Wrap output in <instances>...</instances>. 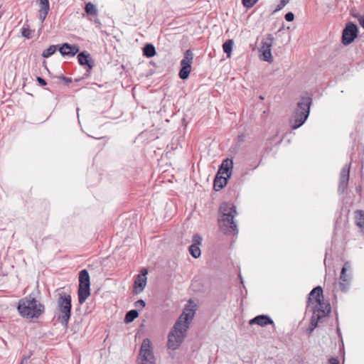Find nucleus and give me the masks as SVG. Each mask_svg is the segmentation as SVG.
Instances as JSON below:
<instances>
[{"label":"nucleus","mask_w":364,"mask_h":364,"mask_svg":"<svg viewBox=\"0 0 364 364\" xmlns=\"http://www.w3.org/2000/svg\"><path fill=\"white\" fill-rule=\"evenodd\" d=\"M259 0H242L243 6L246 8H252Z\"/></svg>","instance_id":"c85d7f7f"},{"label":"nucleus","mask_w":364,"mask_h":364,"mask_svg":"<svg viewBox=\"0 0 364 364\" xmlns=\"http://www.w3.org/2000/svg\"><path fill=\"white\" fill-rule=\"evenodd\" d=\"M358 35V28L353 23H349L343 31L342 42L344 45L352 43Z\"/></svg>","instance_id":"f8f14e48"},{"label":"nucleus","mask_w":364,"mask_h":364,"mask_svg":"<svg viewBox=\"0 0 364 364\" xmlns=\"http://www.w3.org/2000/svg\"><path fill=\"white\" fill-rule=\"evenodd\" d=\"M294 18V15L292 12H288L285 15V19L287 21H292Z\"/></svg>","instance_id":"7c9ffc66"},{"label":"nucleus","mask_w":364,"mask_h":364,"mask_svg":"<svg viewBox=\"0 0 364 364\" xmlns=\"http://www.w3.org/2000/svg\"><path fill=\"white\" fill-rule=\"evenodd\" d=\"M147 274V269L146 268H143L141 269L140 273L137 275L134 284V293L135 294H140L144 289L146 285Z\"/></svg>","instance_id":"ddd939ff"},{"label":"nucleus","mask_w":364,"mask_h":364,"mask_svg":"<svg viewBox=\"0 0 364 364\" xmlns=\"http://www.w3.org/2000/svg\"><path fill=\"white\" fill-rule=\"evenodd\" d=\"M79 282L78 301L80 304H82L90 295V276L86 269L80 272Z\"/></svg>","instance_id":"0eeeda50"},{"label":"nucleus","mask_w":364,"mask_h":364,"mask_svg":"<svg viewBox=\"0 0 364 364\" xmlns=\"http://www.w3.org/2000/svg\"><path fill=\"white\" fill-rule=\"evenodd\" d=\"M57 50V46H50L48 48L43 50L42 56L45 58H49Z\"/></svg>","instance_id":"bb28decb"},{"label":"nucleus","mask_w":364,"mask_h":364,"mask_svg":"<svg viewBox=\"0 0 364 364\" xmlns=\"http://www.w3.org/2000/svg\"><path fill=\"white\" fill-rule=\"evenodd\" d=\"M314 304L313 318H316V319H320L325 317L331 311L330 305L323 302L322 299L320 300L319 302H316Z\"/></svg>","instance_id":"4468645a"},{"label":"nucleus","mask_w":364,"mask_h":364,"mask_svg":"<svg viewBox=\"0 0 364 364\" xmlns=\"http://www.w3.org/2000/svg\"><path fill=\"white\" fill-rule=\"evenodd\" d=\"M85 10L87 14L92 15V16H95L97 13V10L95 6L90 2L86 4Z\"/></svg>","instance_id":"a878e982"},{"label":"nucleus","mask_w":364,"mask_h":364,"mask_svg":"<svg viewBox=\"0 0 364 364\" xmlns=\"http://www.w3.org/2000/svg\"><path fill=\"white\" fill-rule=\"evenodd\" d=\"M232 168L233 161L232 159H226L223 160L214 181V188L216 191L226 186L228 178H230L232 175Z\"/></svg>","instance_id":"39448f33"},{"label":"nucleus","mask_w":364,"mask_h":364,"mask_svg":"<svg viewBox=\"0 0 364 364\" xmlns=\"http://www.w3.org/2000/svg\"><path fill=\"white\" fill-rule=\"evenodd\" d=\"M196 311V304L190 301L168 333L167 342L168 349L176 350L182 344Z\"/></svg>","instance_id":"f257e3e1"},{"label":"nucleus","mask_w":364,"mask_h":364,"mask_svg":"<svg viewBox=\"0 0 364 364\" xmlns=\"http://www.w3.org/2000/svg\"><path fill=\"white\" fill-rule=\"evenodd\" d=\"M274 38L272 35H267L262 41V46L259 48L260 58L264 61L273 62V56L272 55V47L273 45Z\"/></svg>","instance_id":"9d476101"},{"label":"nucleus","mask_w":364,"mask_h":364,"mask_svg":"<svg viewBox=\"0 0 364 364\" xmlns=\"http://www.w3.org/2000/svg\"><path fill=\"white\" fill-rule=\"evenodd\" d=\"M71 307L70 295L65 291L59 292L56 301L55 316L58 321L65 328L70 318Z\"/></svg>","instance_id":"20e7f679"},{"label":"nucleus","mask_w":364,"mask_h":364,"mask_svg":"<svg viewBox=\"0 0 364 364\" xmlns=\"http://www.w3.org/2000/svg\"><path fill=\"white\" fill-rule=\"evenodd\" d=\"M359 23L360 26L364 28V15L361 16L359 18Z\"/></svg>","instance_id":"f704fd0d"},{"label":"nucleus","mask_w":364,"mask_h":364,"mask_svg":"<svg viewBox=\"0 0 364 364\" xmlns=\"http://www.w3.org/2000/svg\"><path fill=\"white\" fill-rule=\"evenodd\" d=\"M19 314L27 318H38L44 311V306L33 296L28 295L18 301Z\"/></svg>","instance_id":"f03ea898"},{"label":"nucleus","mask_w":364,"mask_h":364,"mask_svg":"<svg viewBox=\"0 0 364 364\" xmlns=\"http://www.w3.org/2000/svg\"><path fill=\"white\" fill-rule=\"evenodd\" d=\"M58 50L63 56L68 57H74L80 50L77 46L70 45L67 43H63Z\"/></svg>","instance_id":"dca6fc26"},{"label":"nucleus","mask_w":364,"mask_h":364,"mask_svg":"<svg viewBox=\"0 0 364 364\" xmlns=\"http://www.w3.org/2000/svg\"><path fill=\"white\" fill-rule=\"evenodd\" d=\"M77 60L81 65H87L89 68H92L90 64V55L86 52L80 53L77 55Z\"/></svg>","instance_id":"4be33fe9"},{"label":"nucleus","mask_w":364,"mask_h":364,"mask_svg":"<svg viewBox=\"0 0 364 364\" xmlns=\"http://www.w3.org/2000/svg\"><path fill=\"white\" fill-rule=\"evenodd\" d=\"M139 316V313L136 310H131L128 311L125 316L124 321L126 323H130L133 321Z\"/></svg>","instance_id":"393cba45"},{"label":"nucleus","mask_w":364,"mask_h":364,"mask_svg":"<svg viewBox=\"0 0 364 364\" xmlns=\"http://www.w3.org/2000/svg\"><path fill=\"white\" fill-rule=\"evenodd\" d=\"M220 228L226 233L237 232V225L234 221V218L237 215L235 207L232 204L223 203L220 207Z\"/></svg>","instance_id":"7ed1b4c3"},{"label":"nucleus","mask_w":364,"mask_h":364,"mask_svg":"<svg viewBox=\"0 0 364 364\" xmlns=\"http://www.w3.org/2000/svg\"><path fill=\"white\" fill-rule=\"evenodd\" d=\"M39 6V19L43 23L50 10V5L48 0H38Z\"/></svg>","instance_id":"a211bd4d"},{"label":"nucleus","mask_w":364,"mask_h":364,"mask_svg":"<svg viewBox=\"0 0 364 364\" xmlns=\"http://www.w3.org/2000/svg\"><path fill=\"white\" fill-rule=\"evenodd\" d=\"M355 220L356 225L360 228V232L364 234V211L356 210L355 212Z\"/></svg>","instance_id":"412c9836"},{"label":"nucleus","mask_w":364,"mask_h":364,"mask_svg":"<svg viewBox=\"0 0 364 364\" xmlns=\"http://www.w3.org/2000/svg\"><path fill=\"white\" fill-rule=\"evenodd\" d=\"M234 45L232 40H228L223 45L224 52L227 54L228 58H230L232 55V50Z\"/></svg>","instance_id":"5701e85b"},{"label":"nucleus","mask_w":364,"mask_h":364,"mask_svg":"<svg viewBox=\"0 0 364 364\" xmlns=\"http://www.w3.org/2000/svg\"><path fill=\"white\" fill-rule=\"evenodd\" d=\"M138 364H155V358L151 341L149 338L144 339L138 358Z\"/></svg>","instance_id":"6e6552de"},{"label":"nucleus","mask_w":364,"mask_h":364,"mask_svg":"<svg viewBox=\"0 0 364 364\" xmlns=\"http://www.w3.org/2000/svg\"><path fill=\"white\" fill-rule=\"evenodd\" d=\"M329 364H339V361L336 358H331L329 359Z\"/></svg>","instance_id":"72a5a7b5"},{"label":"nucleus","mask_w":364,"mask_h":364,"mask_svg":"<svg viewBox=\"0 0 364 364\" xmlns=\"http://www.w3.org/2000/svg\"><path fill=\"white\" fill-rule=\"evenodd\" d=\"M31 34H32V31L30 28H26V27H23L22 28L21 35L24 38L29 39L31 38Z\"/></svg>","instance_id":"cd10ccee"},{"label":"nucleus","mask_w":364,"mask_h":364,"mask_svg":"<svg viewBox=\"0 0 364 364\" xmlns=\"http://www.w3.org/2000/svg\"><path fill=\"white\" fill-rule=\"evenodd\" d=\"M289 0H281L279 4L277 6L275 11H279L282 9L288 3Z\"/></svg>","instance_id":"c756f323"},{"label":"nucleus","mask_w":364,"mask_h":364,"mask_svg":"<svg viewBox=\"0 0 364 364\" xmlns=\"http://www.w3.org/2000/svg\"><path fill=\"white\" fill-rule=\"evenodd\" d=\"M192 242V245L189 247V252L194 258H198L201 255L200 246L202 243V237L196 234L193 236Z\"/></svg>","instance_id":"2eb2a0df"},{"label":"nucleus","mask_w":364,"mask_h":364,"mask_svg":"<svg viewBox=\"0 0 364 364\" xmlns=\"http://www.w3.org/2000/svg\"><path fill=\"white\" fill-rule=\"evenodd\" d=\"M65 80L68 81V82H70V79H68V78H64Z\"/></svg>","instance_id":"c9c22d12"},{"label":"nucleus","mask_w":364,"mask_h":364,"mask_svg":"<svg viewBox=\"0 0 364 364\" xmlns=\"http://www.w3.org/2000/svg\"><path fill=\"white\" fill-rule=\"evenodd\" d=\"M310 102L307 98H304L298 103L294 119L291 122L292 128L297 129L306 120L309 114Z\"/></svg>","instance_id":"423d86ee"},{"label":"nucleus","mask_w":364,"mask_h":364,"mask_svg":"<svg viewBox=\"0 0 364 364\" xmlns=\"http://www.w3.org/2000/svg\"><path fill=\"white\" fill-rule=\"evenodd\" d=\"M144 55H146L147 58H151L155 55L156 54V50L153 45L151 44H146L143 49Z\"/></svg>","instance_id":"b1692460"},{"label":"nucleus","mask_w":364,"mask_h":364,"mask_svg":"<svg viewBox=\"0 0 364 364\" xmlns=\"http://www.w3.org/2000/svg\"><path fill=\"white\" fill-rule=\"evenodd\" d=\"M323 299V290L321 287H315L309 294V301L310 304L319 302Z\"/></svg>","instance_id":"aec40b11"},{"label":"nucleus","mask_w":364,"mask_h":364,"mask_svg":"<svg viewBox=\"0 0 364 364\" xmlns=\"http://www.w3.org/2000/svg\"><path fill=\"white\" fill-rule=\"evenodd\" d=\"M257 324L260 326H265L268 324H272L273 321L267 315H259L250 321V324Z\"/></svg>","instance_id":"6ab92c4d"},{"label":"nucleus","mask_w":364,"mask_h":364,"mask_svg":"<svg viewBox=\"0 0 364 364\" xmlns=\"http://www.w3.org/2000/svg\"><path fill=\"white\" fill-rule=\"evenodd\" d=\"M353 279V270L350 262H346L341 269L339 277V287L342 291H347Z\"/></svg>","instance_id":"1a4fd4ad"},{"label":"nucleus","mask_w":364,"mask_h":364,"mask_svg":"<svg viewBox=\"0 0 364 364\" xmlns=\"http://www.w3.org/2000/svg\"><path fill=\"white\" fill-rule=\"evenodd\" d=\"M349 172L350 167L348 165H346L341 171L338 191L342 193L344 191L348 185L349 180Z\"/></svg>","instance_id":"f3484780"},{"label":"nucleus","mask_w":364,"mask_h":364,"mask_svg":"<svg viewBox=\"0 0 364 364\" xmlns=\"http://www.w3.org/2000/svg\"><path fill=\"white\" fill-rule=\"evenodd\" d=\"M145 304H146L145 301L142 299H140V300H138L137 301H136L135 306L144 308L145 306Z\"/></svg>","instance_id":"2f4dec72"},{"label":"nucleus","mask_w":364,"mask_h":364,"mask_svg":"<svg viewBox=\"0 0 364 364\" xmlns=\"http://www.w3.org/2000/svg\"><path fill=\"white\" fill-rule=\"evenodd\" d=\"M37 81L42 86H44L46 85V80L41 77H37Z\"/></svg>","instance_id":"473e14b6"},{"label":"nucleus","mask_w":364,"mask_h":364,"mask_svg":"<svg viewBox=\"0 0 364 364\" xmlns=\"http://www.w3.org/2000/svg\"><path fill=\"white\" fill-rule=\"evenodd\" d=\"M193 55L190 50L185 52L184 57L181 61V68L179 71V77L182 80H186L188 77L191 72V65L193 63Z\"/></svg>","instance_id":"9b49d317"}]
</instances>
